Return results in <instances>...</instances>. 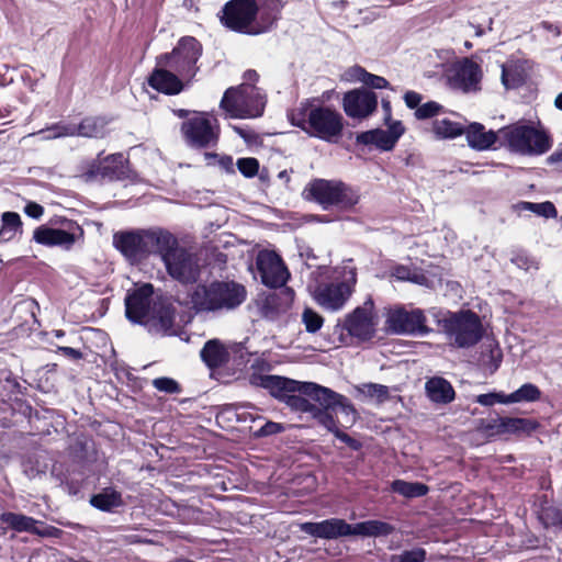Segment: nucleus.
<instances>
[{"label":"nucleus","instance_id":"obj_1","mask_svg":"<svg viewBox=\"0 0 562 562\" xmlns=\"http://www.w3.org/2000/svg\"><path fill=\"white\" fill-rule=\"evenodd\" d=\"M250 383L268 390L273 397L299 413L310 414L314 406L310 400L327 406L342 400L337 392L329 387L314 382H300L279 375L252 374Z\"/></svg>","mask_w":562,"mask_h":562},{"label":"nucleus","instance_id":"obj_2","mask_svg":"<svg viewBox=\"0 0 562 562\" xmlns=\"http://www.w3.org/2000/svg\"><path fill=\"white\" fill-rule=\"evenodd\" d=\"M125 314L131 322L145 326L151 334H177L173 305L167 299L155 295L150 283L143 284L126 295Z\"/></svg>","mask_w":562,"mask_h":562},{"label":"nucleus","instance_id":"obj_3","mask_svg":"<svg viewBox=\"0 0 562 562\" xmlns=\"http://www.w3.org/2000/svg\"><path fill=\"white\" fill-rule=\"evenodd\" d=\"M286 0H231L221 13V23L231 31L259 35L270 31Z\"/></svg>","mask_w":562,"mask_h":562},{"label":"nucleus","instance_id":"obj_4","mask_svg":"<svg viewBox=\"0 0 562 562\" xmlns=\"http://www.w3.org/2000/svg\"><path fill=\"white\" fill-rule=\"evenodd\" d=\"M171 241L170 233L161 228L117 232L113 235V246L131 263H138Z\"/></svg>","mask_w":562,"mask_h":562},{"label":"nucleus","instance_id":"obj_5","mask_svg":"<svg viewBox=\"0 0 562 562\" xmlns=\"http://www.w3.org/2000/svg\"><path fill=\"white\" fill-rule=\"evenodd\" d=\"M246 299V290L236 282H213L198 285L191 294L196 311H229L239 306Z\"/></svg>","mask_w":562,"mask_h":562},{"label":"nucleus","instance_id":"obj_6","mask_svg":"<svg viewBox=\"0 0 562 562\" xmlns=\"http://www.w3.org/2000/svg\"><path fill=\"white\" fill-rule=\"evenodd\" d=\"M292 124L303 130L311 137L327 143H337L344 132V116L335 109L316 105L306 109L305 115L296 119L292 115Z\"/></svg>","mask_w":562,"mask_h":562},{"label":"nucleus","instance_id":"obj_7","mask_svg":"<svg viewBox=\"0 0 562 562\" xmlns=\"http://www.w3.org/2000/svg\"><path fill=\"white\" fill-rule=\"evenodd\" d=\"M357 284V271L352 267L336 268L330 281L319 283L314 300L326 311L338 312L345 307Z\"/></svg>","mask_w":562,"mask_h":562},{"label":"nucleus","instance_id":"obj_8","mask_svg":"<svg viewBox=\"0 0 562 562\" xmlns=\"http://www.w3.org/2000/svg\"><path fill=\"white\" fill-rule=\"evenodd\" d=\"M304 193L324 210L334 206L350 210L360 201L359 190L339 180L315 179L307 184Z\"/></svg>","mask_w":562,"mask_h":562},{"label":"nucleus","instance_id":"obj_9","mask_svg":"<svg viewBox=\"0 0 562 562\" xmlns=\"http://www.w3.org/2000/svg\"><path fill=\"white\" fill-rule=\"evenodd\" d=\"M266 105V95L254 85L243 83L228 88L220 103L226 116L232 119H254L261 116Z\"/></svg>","mask_w":562,"mask_h":562},{"label":"nucleus","instance_id":"obj_10","mask_svg":"<svg viewBox=\"0 0 562 562\" xmlns=\"http://www.w3.org/2000/svg\"><path fill=\"white\" fill-rule=\"evenodd\" d=\"M502 145L521 155H541L550 149V137L530 125L514 124L499 130Z\"/></svg>","mask_w":562,"mask_h":562},{"label":"nucleus","instance_id":"obj_11","mask_svg":"<svg viewBox=\"0 0 562 562\" xmlns=\"http://www.w3.org/2000/svg\"><path fill=\"white\" fill-rule=\"evenodd\" d=\"M442 328L451 344L458 348L476 345L484 334L479 315L470 310L450 313L442 321Z\"/></svg>","mask_w":562,"mask_h":562},{"label":"nucleus","instance_id":"obj_12","mask_svg":"<svg viewBox=\"0 0 562 562\" xmlns=\"http://www.w3.org/2000/svg\"><path fill=\"white\" fill-rule=\"evenodd\" d=\"M202 55V45L191 36L182 37L169 54L157 58V66H165L179 75L186 81H191L199 67L196 65Z\"/></svg>","mask_w":562,"mask_h":562},{"label":"nucleus","instance_id":"obj_13","mask_svg":"<svg viewBox=\"0 0 562 562\" xmlns=\"http://www.w3.org/2000/svg\"><path fill=\"white\" fill-rule=\"evenodd\" d=\"M171 241L160 248L159 256L171 278L181 283H193L200 274L194 255L179 247L177 238L170 233Z\"/></svg>","mask_w":562,"mask_h":562},{"label":"nucleus","instance_id":"obj_14","mask_svg":"<svg viewBox=\"0 0 562 562\" xmlns=\"http://www.w3.org/2000/svg\"><path fill=\"white\" fill-rule=\"evenodd\" d=\"M378 317L374 312V302L368 296L361 306L356 307L345 316L341 325L348 335L361 341L370 340L376 333Z\"/></svg>","mask_w":562,"mask_h":562},{"label":"nucleus","instance_id":"obj_15","mask_svg":"<svg viewBox=\"0 0 562 562\" xmlns=\"http://www.w3.org/2000/svg\"><path fill=\"white\" fill-rule=\"evenodd\" d=\"M124 156L113 154L104 159H92L81 167L80 178L86 182L121 180L125 177Z\"/></svg>","mask_w":562,"mask_h":562},{"label":"nucleus","instance_id":"obj_16","mask_svg":"<svg viewBox=\"0 0 562 562\" xmlns=\"http://www.w3.org/2000/svg\"><path fill=\"white\" fill-rule=\"evenodd\" d=\"M217 120L205 115L192 117L182 123L181 132L186 142L194 148L214 146L218 139Z\"/></svg>","mask_w":562,"mask_h":562},{"label":"nucleus","instance_id":"obj_17","mask_svg":"<svg viewBox=\"0 0 562 562\" xmlns=\"http://www.w3.org/2000/svg\"><path fill=\"white\" fill-rule=\"evenodd\" d=\"M386 325L394 334L425 336L430 329L426 326V317L422 310L407 311L403 307L391 310L386 317Z\"/></svg>","mask_w":562,"mask_h":562},{"label":"nucleus","instance_id":"obj_18","mask_svg":"<svg viewBox=\"0 0 562 562\" xmlns=\"http://www.w3.org/2000/svg\"><path fill=\"white\" fill-rule=\"evenodd\" d=\"M535 419L521 417H495L482 419L479 429L487 437L503 435H530L538 428Z\"/></svg>","mask_w":562,"mask_h":562},{"label":"nucleus","instance_id":"obj_19","mask_svg":"<svg viewBox=\"0 0 562 562\" xmlns=\"http://www.w3.org/2000/svg\"><path fill=\"white\" fill-rule=\"evenodd\" d=\"M256 267L261 282L269 288L283 286L290 277L281 257L273 250H260Z\"/></svg>","mask_w":562,"mask_h":562},{"label":"nucleus","instance_id":"obj_20","mask_svg":"<svg viewBox=\"0 0 562 562\" xmlns=\"http://www.w3.org/2000/svg\"><path fill=\"white\" fill-rule=\"evenodd\" d=\"M338 395L342 398L341 401H336L337 403L330 404L329 406L325 404H318L313 406L312 411L308 415H311L314 419L318 422L322 426H324L328 431L335 432L338 429L337 420L335 419L333 413L339 409L344 415V419L347 424L353 425L358 418V413L352 403L342 394L338 393Z\"/></svg>","mask_w":562,"mask_h":562},{"label":"nucleus","instance_id":"obj_21","mask_svg":"<svg viewBox=\"0 0 562 562\" xmlns=\"http://www.w3.org/2000/svg\"><path fill=\"white\" fill-rule=\"evenodd\" d=\"M82 236L83 231L78 224L67 222L64 229L40 226L34 231L33 238L37 244L58 246L68 250Z\"/></svg>","mask_w":562,"mask_h":562},{"label":"nucleus","instance_id":"obj_22","mask_svg":"<svg viewBox=\"0 0 562 562\" xmlns=\"http://www.w3.org/2000/svg\"><path fill=\"white\" fill-rule=\"evenodd\" d=\"M378 106V97L368 89H353L344 94L342 109L347 116L362 120L370 116Z\"/></svg>","mask_w":562,"mask_h":562},{"label":"nucleus","instance_id":"obj_23","mask_svg":"<svg viewBox=\"0 0 562 562\" xmlns=\"http://www.w3.org/2000/svg\"><path fill=\"white\" fill-rule=\"evenodd\" d=\"M482 72L480 66L469 58H464L451 70L449 85L462 92H472L480 89Z\"/></svg>","mask_w":562,"mask_h":562},{"label":"nucleus","instance_id":"obj_24","mask_svg":"<svg viewBox=\"0 0 562 562\" xmlns=\"http://www.w3.org/2000/svg\"><path fill=\"white\" fill-rule=\"evenodd\" d=\"M404 132L402 122L394 121L389 124L387 130L376 128L358 134L356 140L359 144L374 145L380 150L389 151L394 148Z\"/></svg>","mask_w":562,"mask_h":562},{"label":"nucleus","instance_id":"obj_25","mask_svg":"<svg viewBox=\"0 0 562 562\" xmlns=\"http://www.w3.org/2000/svg\"><path fill=\"white\" fill-rule=\"evenodd\" d=\"M352 526L344 519L329 518L318 522H304L301 525V531L321 539H337L353 536Z\"/></svg>","mask_w":562,"mask_h":562},{"label":"nucleus","instance_id":"obj_26","mask_svg":"<svg viewBox=\"0 0 562 562\" xmlns=\"http://www.w3.org/2000/svg\"><path fill=\"white\" fill-rule=\"evenodd\" d=\"M148 85L165 94L175 95L183 90V79L165 66H158L148 77Z\"/></svg>","mask_w":562,"mask_h":562},{"label":"nucleus","instance_id":"obj_27","mask_svg":"<svg viewBox=\"0 0 562 562\" xmlns=\"http://www.w3.org/2000/svg\"><path fill=\"white\" fill-rule=\"evenodd\" d=\"M293 301V293L290 290L280 293H271L265 297L260 306L261 315L268 319H276L280 314L285 313Z\"/></svg>","mask_w":562,"mask_h":562},{"label":"nucleus","instance_id":"obj_28","mask_svg":"<svg viewBox=\"0 0 562 562\" xmlns=\"http://www.w3.org/2000/svg\"><path fill=\"white\" fill-rule=\"evenodd\" d=\"M200 356L202 361L211 370L218 369L229 361V351L218 339L206 341L200 351Z\"/></svg>","mask_w":562,"mask_h":562},{"label":"nucleus","instance_id":"obj_29","mask_svg":"<svg viewBox=\"0 0 562 562\" xmlns=\"http://www.w3.org/2000/svg\"><path fill=\"white\" fill-rule=\"evenodd\" d=\"M469 145L477 150H485L491 148L497 140H499V131H486L480 123H472L465 131Z\"/></svg>","mask_w":562,"mask_h":562},{"label":"nucleus","instance_id":"obj_30","mask_svg":"<svg viewBox=\"0 0 562 562\" xmlns=\"http://www.w3.org/2000/svg\"><path fill=\"white\" fill-rule=\"evenodd\" d=\"M428 397L439 404H448L454 400V390L449 381L443 378L435 376L425 384Z\"/></svg>","mask_w":562,"mask_h":562},{"label":"nucleus","instance_id":"obj_31","mask_svg":"<svg viewBox=\"0 0 562 562\" xmlns=\"http://www.w3.org/2000/svg\"><path fill=\"white\" fill-rule=\"evenodd\" d=\"M0 521L9 528L18 532H32L36 535H45V532L36 527L37 521L29 516L5 512L0 515Z\"/></svg>","mask_w":562,"mask_h":562},{"label":"nucleus","instance_id":"obj_32","mask_svg":"<svg viewBox=\"0 0 562 562\" xmlns=\"http://www.w3.org/2000/svg\"><path fill=\"white\" fill-rule=\"evenodd\" d=\"M22 221L15 212H4L1 216L0 243H9L22 235Z\"/></svg>","mask_w":562,"mask_h":562},{"label":"nucleus","instance_id":"obj_33","mask_svg":"<svg viewBox=\"0 0 562 562\" xmlns=\"http://www.w3.org/2000/svg\"><path fill=\"white\" fill-rule=\"evenodd\" d=\"M353 536L361 537H381L389 536L394 531V527L381 520H367L352 526Z\"/></svg>","mask_w":562,"mask_h":562},{"label":"nucleus","instance_id":"obj_34","mask_svg":"<svg viewBox=\"0 0 562 562\" xmlns=\"http://www.w3.org/2000/svg\"><path fill=\"white\" fill-rule=\"evenodd\" d=\"M105 121L101 117H86L76 124V136L102 138L106 134Z\"/></svg>","mask_w":562,"mask_h":562},{"label":"nucleus","instance_id":"obj_35","mask_svg":"<svg viewBox=\"0 0 562 562\" xmlns=\"http://www.w3.org/2000/svg\"><path fill=\"white\" fill-rule=\"evenodd\" d=\"M394 493H397L406 498H416L425 496L429 487L420 482H407L404 480H395L391 484Z\"/></svg>","mask_w":562,"mask_h":562},{"label":"nucleus","instance_id":"obj_36","mask_svg":"<svg viewBox=\"0 0 562 562\" xmlns=\"http://www.w3.org/2000/svg\"><path fill=\"white\" fill-rule=\"evenodd\" d=\"M122 496L114 490H104L103 492L93 495L90 499V504L103 512H111L112 509L122 505Z\"/></svg>","mask_w":562,"mask_h":562},{"label":"nucleus","instance_id":"obj_37","mask_svg":"<svg viewBox=\"0 0 562 562\" xmlns=\"http://www.w3.org/2000/svg\"><path fill=\"white\" fill-rule=\"evenodd\" d=\"M518 212L529 211L544 218H554L558 214L554 204L550 201L542 203L519 202L515 205Z\"/></svg>","mask_w":562,"mask_h":562},{"label":"nucleus","instance_id":"obj_38","mask_svg":"<svg viewBox=\"0 0 562 562\" xmlns=\"http://www.w3.org/2000/svg\"><path fill=\"white\" fill-rule=\"evenodd\" d=\"M356 391L363 397L375 400L378 404L386 402L390 397L387 386L376 383H364L358 385L356 386Z\"/></svg>","mask_w":562,"mask_h":562},{"label":"nucleus","instance_id":"obj_39","mask_svg":"<svg viewBox=\"0 0 562 562\" xmlns=\"http://www.w3.org/2000/svg\"><path fill=\"white\" fill-rule=\"evenodd\" d=\"M541 391L532 383H525L515 392L508 394L509 404L513 403H529L536 402L540 398Z\"/></svg>","mask_w":562,"mask_h":562},{"label":"nucleus","instance_id":"obj_40","mask_svg":"<svg viewBox=\"0 0 562 562\" xmlns=\"http://www.w3.org/2000/svg\"><path fill=\"white\" fill-rule=\"evenodd\" d=\"M462 124L449 119H437L434 122V132L440 138H454L463 133Z\"/></svg>","mask_w":562,"mask_h":562},{"label":"nucleus","instance_id":"obj_41","mask_svg":"<svg viewBox=\"0 0 562 562\" xmlns=\"http://www.w3.org/2000/svg\"><path fill=\"white\" fill-rule=\"evenodd\" d=\"M502 81L507 89H515L525 82L524 71L516 65H503Z\"/></svg>","mask_w":562,"mask_h":562},{"label":"nucleus","instance_id":"obj_42","mask_svg":"<svg viewBox=\"0 0 562 562\" xmlns=\"http://www.w3.org/2000/svg\"><path fill=\"white\" fill-rule=\"evenodd\" d=\"M426 551L423 548L405 550L400 554L391 555L390 562H425Z\"/></svg>","mask_w":562,"mask_h":562},{"label":"nucleus","instance_id":"obj_43","mask_svg":"<svg viewBox=\"0 0 562 562\" xmlns=\"http://www.w3.org/2000/svg\"><path fill=\"white\" fill-rule=\"evenodd\" d=\"M302 322L308 333H316L323 326V317L311 308H305L302 314Z\"/></svg>","mask_w":562,"mask_h":562},{"label":"nucleus","instance_id":"obj_44","mask_svg":"<svg viewBox=\"0 0 562 562\" xmlns=\"http://www.w3.org/2000/svg\"><path fill=\"white\" fill-rule=\"evenodd\" d=\"M475 402L482 406H493L495 404H509L508 394L503 392H491L480 394L475 397Z\"/></svg>","mask_w":562,"mask_h":562},{"label":"nucleus","instance_id":"obj_45","mask_svg":"<svg viewBox=\"0 0 562 562\" xmlns=\"http://www.w3.org/2000/svg\"><path fill=\"white\" fill-rule=\"evenodd\" d=\"M540 519L546 527L559 526L562 524V509L553 506L542 508Z\"/></svg>","mask_w":562,"mask_h":562},{"label":"nucleus","instance_id":"obj_46","mask_svg":"<svg viewBox=\"0 0 562 562\" xmlns=\"http://www.w3.org/2000/svg\"><path fill=\"white\" fill-rule=\"evenodd\" d=\"M443 111V106L435 101L426 102L419 105L415 111V116L418 120H426L440 114Z\"/></svg>","mask_w":562,"mask_h":562},{"label":"nucleus","instance_id":"obj_47","mask_svg":"<svg viewBox=\"0 0 562 562\" xmlns=\"http://www.w3.org/2000/svg\"><path fill=\"white\" fill-rule=\"evenodd\" d=\"M236 166L240 173L246 178L256 176L259 170V161L252 157L239 158L236 162Z\"/></svg>","mask_w":562,"mask_h":562},{"label":"nucleus","instance_id":"obj_48","mask_svg":"<svg viewBox=\"0 0 562 562\" xmlns=\"http://www.w3.org/2000/svg\"><path fill=\"white\" fill-rule=\"evenodd\" d=\"M22 468H23V473L29 479H34L38 474L45 473L47 470V465L45 463L42 464V463H40V461L37 459H34L31 457L27 458L25 461H23Z\"/></svg>","mask_w":562,"mask_h":562},{"label":"nucleus","instance_id":"obj_49","mask_svg":"<svg viewBox=\"0 0 562 562\" xmlns=\"http://www.w3.org/2000/svg\"><path fill=\"white\" fill-rule=\"evenodd\" d=\"M153 385L160 392L173 394L180 391L179 384L171 378H157L153 381Z\"/></svg>","mask_w":562,"mask_h":562},{"label":"nucleus","instance_id":"obj_50","mask_svg":"<svg viewBox=\"0 0 562 562\" xmlns=\"http://www.w3.org/2000/svg\"><path fill=\"white\" fill-rule=\"evenodd\" d=\"M367 70L360 66H352L348 68L342 75L341 80L346 82H362L364 83Z\"/></svg>","mask_w":562,"mask_h":562},{"label":"nucleus","instance_id":"obj_51","mask_svg":"<svg viewBox=\"0 0 562 562\" xmlns=\"http://www.w3.org/2000/svg\"><path fill=\"white\" fill-rule=\"evenodd\" d=\"M52 131L57 134L58 138L67 136H76V124L58 122L52 125Z\"/></svg>","mask_w":562,"mask_h":562},{"label":"nucleus","instance_id":"obj_52","mask_svg":"<svg viewBox=\"0 0 562 562\" xmlns=\"http://www.w3.org/2000/svg\"><path fill=\"white\" fill-rule=\"evenodd\" d=\"M284 426L274 422H267L260 429L257 430L256 435L259 437L276 435L282 432Z\"/></svg>","mask_w":562,"mask_h":562},{"label":"nucleus","instance_id":"obj_53","mask_svg":"<svg viewBox=\"0 0 562 562\" xmlns=\"http://www.w3.org/2000/svg\"><path fill=\"white\" fill-rule=\"evenodd\" d=\"M364 85L373 89H386L389 88V81L381 77L370 72H367Z\"/></svg>","mask_w":562,"mask_h":562},{"label":"nucleus","instance_id":"obj_54","mask_svg":"<svg viewBox=\"0 0 562 562\" xmlns=\"http://www.w3.org/2000/svg\"><path fill=\"white\" fill-rule=\"evenodd\" d=\"M334 435L337 439L346 443L352 450H359L361 448V443L358 440L341 431L339 428L334 432Z\"/></svg>","mask_w":562,"mask_h":562},{"label":"nucleus","instance_id":"obj_55","mask_svg":"<svg viewBox=\"0 0 562 562\" xmlns=\"http://www.w3.org/2000/svg\"><path fill=\"white\" fill-rule=\"evenodd\" d=\"M24 213L32 217V218H40L43 213H44V209L42 205H40L38 203H35V202H29L25 206H24Z\"/></svg>","mask_w":562,"mask_h":562},{"label":"nucleus","instance_id":"obj_56","mask_svg":"<svg viewBox=\"0 0 562 562\" xmlns=\"http://www.w3.org/2000/svg\"><path fill=\"white\" fill-rule=\"evenodd\" d=\"M404 101H405V104L407 105V108L417 109L422 101V95L415 91H407L404 94Z\"/></svg>","mask_w":562,"mask_h":562},{"label":"nucleus","instance_id":"obj_57","mask_svg":"<svg viewBox=\"0 0 562 562\" xmlns=\"http://www.w3.org/2000/svg\"><path fill=\"white\" fill-rule=\"evenodd\" d=\"M412 269L405 266H397L394 268L392 276L400 281H408L411 279Z\"/></svg>","mask_w":562,"mask_h":562},{"label":"nucleus","instance_id":"obj_58","mask_svg":"<svg viewBox=\"0 0 562 562\" xmlns=\"http://www.w3.org/2000/svg\"><path fill=\"white\" fill-rule=\"evenodd\" d=\"M58 351L74 360H79L82 358L81 351L71 347H58Z\"/></svg>","mask_w":562,"mask_h":562},{"label":"nucleus","instance_id":"obj_59","mask_svg":"<svg viewBox=\"0 0 562 562\" xmlns=\"http://www.w3.org/2000/svg\"><path fill=\"white\" fill-rule=\"evenodd\" d=\"M548 162L562 169V146L555 149L549 157Z\"/></svg>","mask_w":562,"mask_h":562},{"label":"nucleus","instance_id":"obj_60","mask_svg":"<svg viewBox=\"0 0 562 562\" xmlns=\"http://www.w3.org/2000/svg\"><path fill=\"white\" fill-rule=\"evenodd\" d=\"M33 135L41 136V139H43V140H52V139L58 138L55 131L54 132L52 131V125L44 130L38 131L37 133H34Z\"/></svg>","mask_w":562,"mask_h":562},{"label":"nucleus","instance_id":"obj_61","mask_svg":"<svg viewBox=\"0 0 562 562\" xmlns=\"http://www.w3.org/2000/svg\"><path fill=\"white\" fill-rule=\"evenodd\" d=\"M501 361H502L501 349L498 347L491 349V362H492L491 367L493 368V370H496L499 367Z\"/></svg>","mask_w":562,"mask_h":562},{"label":"nucleus","instance_id":"obj_62","mask_svg":"<svg viewBox=\"0 0 562 562\" xmlns=\"http://www.w3.org/2000/svg\"><path fill=\"white\" fill-rule=\"evenodd\" d=\"M218 165L225 171L234 172V161H233L232 157H229V156L221 157L218 160Z\"/></svg>","mask_w":562,"mask_h":562},{"label":"nucleus","instance_id":"obj_63","mask_svg":"<svg viewBox=\"0 0 562 562\" xmlns=\"http://www.w3.org/2000/svg\"><path fill=\"white\" fill-rule=\"evenodd\" d=\"M408 281L416 284L425 285L428 282V278L424 273L413 270L411 273V279Z\"/></svg>","mask_w":562,"mask_h":562},{"label":"nucleus","instance_id":"obj_64","mask_svg":"<svg viewBox=\"0 0 562 562\" xmlns=\"http://www.w3.org/2000/svg\"><path fill=\"white\" fill-rule=\"evenodd\" d=\"M541 26L543 30L553 33L555 36H559L561 34L560 29L550 22L543 21L541 23Z\"/></svg>","mask_w":562,"mask_h":562}]
</instances>
